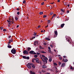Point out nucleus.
<instances>
[{"label": "nucleus", "instance_id": "f257e3e1", "mask_svg": "<svg viewBox=\"0 0 74 74\" xmlns=\"http://www.w3.org/2000/svg\"><path fill=\"white\" fill-rule=\"evenodd\" d=\"M40 58L41 59V60H42V61L44 62L45 64H47V60H48V59L47 57H45V58H43V59L41 57Z\"/></svg>", "mask_w": 74, "mask_h": 74}, {"label": "nucleus", "instance_id": "f03ea898", "mask_svg": "<svg viewBox=\"0 0 74 74\" xmlns=\"http://www.w3.org/2000/svg\"><path fill=\"white\" fill-rule=\"evenodd\" d=\"M11 52L13 54H15L16 53V49H13L11 50Z\"/></svg>", "mask_w": 74, "mask_h": 74}, {"label": "nucleus", "instance_id": "7ed1b4c3", "mask_svg": "<svg viewBox=\"0 0 74 74\" xmlns=\"http://www.w3.org/2000/svg\"><path fill=\"white\" fill-rule=\"evenodd\" d=\"M31 64H32V63H29L28 64H27V66L29 69H31L32 68V66H32Z\"/></svg>", "mask_w": 74, "mask_h": 74}, {"label": "nucleus", "instance_id": "20e7f679", "mask_svg": "<svg viewBox=\"0 0 74 74\" xmlns=\"http://www.w3.org/2000/svg\"><path fill=\"white\" fill-rule=\"evenodd\" d=\"M23 54H25V55H28L29 54V53H28V51H27L26 50H25L23 51Z\"/></svg>", "mask_w": 74, "mask_h": 74}, {"label": "nucleus", "instance_id": "39448f33", "mask_svg": "<svg viewBox=\"0 0 74 74\" xmlns=\"http://www.w3.org/2000/svg\"><path fill=\"white\" fill-rule=\"evenodd\" d=\"M34 60H36V62L37 63H40L39 62L40 61L38 60V58H34Z\"/></svg>", "mask_w": 74, "mask_h": 74}, {"label": "nucleus", "instance_id": "423d86ee", "mask_svg": "<svg viewBox=\"0 0 74 74\" xmlns=\"http://www.w3.org/2000/svg\"><path fill=\"white\" fill-rule=\"evenodd\" d=\"M34 52V51H29V53L30 54H33L34 55H36V53Z\"/></svg>", "mask_w": 74, "mask_h": 74}, {"label": "nucleus", "instance_id": "0eeeda50", "mask_svg": "<svg viewBox=\"0 0 74 74\" xmlns=\"http://www.w3.org/2000/svg\"><path fill=\"white\" fill-rule=\"evenodd\" d=\"M54 33L55 36H54V38H55L56 37H57V36H58V32H57V31H54Z\"/></svg>", "mask_w": 74, "mask_h": 74}, {"label": "nucleus", "instance_id": "6e6552de", "mask_svg": "<svg viewBox=\"0 0 74 74\" xmlns=\"http://www.w3.org/2000/svg\"><path fill=\"white\" fill-rule=\"evenodd\" d=\"M31 65L32 67V68H33V69H35L36 66H35L34 65H35L33 63H31Z\"/></svg>", "mask_w": 74, "mask_h": 74}, {"label": "nucleus", "instance_id": "1a4fd4ad", "mask_svg": "<svg viewBox=\"0 0 74 74\" xmlns=\"http://www.w3.org/2000/svg\"><path fill=\"white\" fill-rule=\"evenodd\" d=\"M65 66H66V64L65 63H62L61 65V67H65Z\"/></svg>", "mask_w": 74, "mask_h": 74}, {"label": "nucleus", "instance_id": "9d476101", "mask_svg": "<svg viewBox=\"0 0 74 74\" xmlns=\"http://www.w3.org/2000/svg\"><path fill=\"white\" fill-rule=\"evenodd\" d=\"M27 50L28 51H30L31 50V48L28 47Z\"/></svg>", "mask_w": 74, "mask_h": 74}, {"label": "nucleus", "instance_id": "9b49d317", "mask_svg": "<svg viewBox=\"0 0 74 74\" xmlns=\"http://www.w3.org/2000/svg\"><path fill=\"white\" fill-rule=\"evenodd\" d=\"M62 61H64V62H67L68 61V60L67 59H63Z\"/></svg>", "mask_w": 74, "mask_h": 74}, {"label": "nucleus", "instance_id": "f8f14e48", "mask_svg": "<svg viewBox=\"0 0 74 74\" xmlns=\"http://www.w3.org/2000/svg\"><path fill=\"white\" fill-rule=\"evenodd\" d=\"M30 72V74H36V73H35V72H32V71H31Z\"/></svg>", "mask_w": 74, "mask_h": 74}, {"label": "nucleus", "instance_id": "ddd939ff", "mask_svg": "<svg viewBox=\"0 0 74 74\" xmlns=\"http://www.w3.org/2000/svg\"><path fill=\"white\" fill-rule=\"evenodd\" d=\"M37 34V33H36L35 32H34V34H33V35H34V36H35L36 37Z\"/></svg>", "mask_w": 74, "mask_h": 74}, {"label": "nucleus", "instance_id": "4468645a", "mask_svg": "<svg viewBox=\"0 0 74 74\" xmlns=\"http://www.w3.org/2000/svg\"><path fill=\"white\" fill-rule=\"evenodd\" d=\"M64 24L63 23L61 25V27L62 28H63V27H64Z\"/></svg>", "mask_w": 74, "mask_h": 74}, {"label": "nucleus", "instance_id": "2eb2a0df", "mask_svg": "<svg viewBox=\"0 0 74 74\" xmlns=\"http://www.w3.org/2000/svg\"><path fill=\"white\" fill-rule=\"evenodd\" d=\"M61 11L62 12H65V10L62 9H61Z\"/></svg>", "mask_w": 74, "mask_h": 74}, {"label": "nucleus", "instance_id": "dca6fc26", "mask_svg": "<svg viewBox=\"0 0 74 74\" xmlns=\"http://www.w3.org/2000/svg\"><path fill=\"white\" fill-rule=\"evenodd\" d=\"M53 14V12H51L49 14V15H52Z\"/></svg>", "mask_w": 74, "mask_h": 74}, {"label": "nucleus", "instance_id": "f3484780", "mask_svg": "<svg viewBox=\"0 0 74 74\" xmlns=\"http://www.w3.org/2000/svg\"><path fill=\"white\" fill-rule=\"evenodd\" d=\"M44 13L42 12H39V14L40 15H42V14H43Z\"/></svg>", "mask_w": 74, "mask_h": 74}, {"label": "nucleus", "instance_id": "a211bd4d", "mask_svg": "<svg viewBox=\"0 0 74 74\" xmlns=\"http://www.w3.org/2000/svg\"><path fill=\"white\" fill-rule=\"evenodd\" d=\"M8 48H12V47L11 46L9 45L8 46Z\"/></svg>", "mask_w": 74, "mask_h": 74}, {"label": "nucleus", "instance_id": "6ab92c4d", "mask_svg": "<svg viewBox=\"0 0 74 74\" xmlns=\"http://www.w3.org/2000/svg\"><path fill=\"white\" fill-rule=\"evenodd\" d=\"M3 31L4 32H7V29H3Z\"/></svg>", "mask_w": 74, "mask_h": 74}, {"label": "nucleus", "instance_id": "aec40b11", "mask_svg": "<svg viewBox=\"0 0 74 74\" xmlns=\"http://www.w3.org/2000/svg\"><path fill=\"white\" fill-rule=\"evenodd\" d=\"M45 40H48V41H50V40H51V39H50L49 38H45Z\"/></svg>", "mask_w": 74, "mask_h": 74}, {"label": "nucleus", "instance_id": "412c9836", "mask_svg": "<svg viewBox=\"0 0 74 74\" xmlns=\"http://www.w3.org/2000/svg\"><path fill=\"white\" fill-rule=\"evenodd\" d=\"M34 57L35 58H37L38 57V56L37 54L35 55H34Z\"/></svg>", "mask_w": 74, "mask_h": 74}, {"label": "nucleus", "instance_id": "4be33fe9", "mask_svg": "<svg viewBox=\"0 0 74 74\" xmlns=\"http://www.w3.org/2000/svg\"><path fill=\"white\" fill-rule=\"evenodd\" d=\"M47 66H45V65H42V68H43V69H44L45 68H46Z\"/></svg>", "mask_w": 74, "mask_h": 74}, {"label": "nucleus", "instance_id": "5701e85b", "mask_svg": "<svg viewBox=\"0 0 74 74\" xmlns=\"http://www.w3.org/2000/svg\"><path fill=\"white\" fill-rule=\"evenodd\" d=\"M22 57L23 59H26V56H23Z\"/></svg>", "mask_w": 74, "mask_h": 74}, {"label": "nucleus", "instance_id": "b1692460", "mask_svg": "<svg viewBox=\"0 0 74 74\" xmlns=\"http://www.w3.org/2000/svg\"><path fill=\"white\" fill-rule=\"evenodd\" d=\"M56 15L55 14L53 15L52 16V18H54L56 16Z\"/></svg>", "mask_w": 74, "mask_h": 74}, {"label": "nucleus", "instance_id": "393cba45", "mask_svg": "<svg viewBox=\"0 0 74 74\" xmlns=\"http://www.w3.org/2000/svg\"><path fill=\"white\" fill-rule=\"evenodd\" d=\"M49 62H52V58H50V59H49Z\"/></svg>", "mask_w": 74, "mask_h": 74}, {"label": "nucleus", "instance_id": "a878e982", "mask_svg": "<svg viewBox=\"0 0 74 74\" xmlns=\"http://www.w3.org/2000/svg\"><path fill=\"white\" fill-rule=\"evenodd\" d=\"M0 28L1 29L0 30H3V28H4V27H0Z\"/></svg>", "mask_w": 74, "mask_h": 74}, {"label": "nucleus", "instance_id": "bb28decb", "mask_svg": "<svg viewBox=\"0 0 74 74\" xmlns=\"http://www.w3.org/2000/svg\"><path fill=\"white\" fill-rule=\"evenodd\" d=\"M15 19L16 21H18V17L16 16L15 17Z\"/></svg>", "mask_w": 74, "mask_h": 74}, {"label": "nucleus", "instance_id": "cd10ccee", "mask_svg": "<svg viewBox=\"0 0 74 74\" xmlns=\"http://www.w3.org/2000/svg\"><path fill=\"white\" fill-rule=\"evenodd\" d=\"M58 64H59V65L60 66V65H61V64H62V62H59Z\"/></svg>", "mask_w": 74, "mask_h": 74}, {"label": "nucleus", "instance_id": "c85d7f7f", "mask_svg": "<svg viewBox=\"0 0 74 74\" xmlns=\"http://www.w3.org/2000/svg\"><path fill=\"white\" fill-rule=\"evenodd\" d=\"M26 59H27V60H29V57H26Z\"/></svg>", "mask_w": 74, "mask_h": 74}, {"label": "nucleus", "instance_id": "c756f323", "mask_svg": "<svg viewBox=\"0 0 74 74\" xmlns=\"http://www.w3.org/2000/svg\"><path fill=\"white\" fill-rule=\"evenodd\" d=\"M54 65V66H57V64H56V63L55 62H54L53 63Z\"/></svg>", "mask_w": 74, "mask_h": 74}, {"label": "nucleus", "instance_id": "7c9ffc66", "mask_svg": "<svg viewBox=\"0 0 74 74\" xmlns=\"http://www.w3.org/2000/svg\"><path fill=\"white\" fill-rule=\"evenodd\" d=\"M11 21H10V22L8 23V25H11Z\"/></svg>", "mask_w": 74, "mask_h": 74}, {"label": "nucleus", "instance_id": "2f4dec72", "mask_svg": "<svg viewBox=\"0 0 74 74\" xmlns=\"http://www.w3.org/2000/svg\"><path fill=\"white\" fill-rule=\"evenodd\" d=\"M46 6L47 7H50L49 5V4H47Z\"/></svg>", "mask_w": 74, "mask_h": 74}, {"label": "nucleus", "instance_id": "473e14b6", "mask_svg": "<svg viewBox=\"0 0 74 74\" xmlns=\"http://www.w3.org/2000/svg\"><path fill=\"white\" fill-rule=\"evenodd\" d=\"M15 22L13 21H11V23H12L13 24V23H14Z\"/></svg>", "mask_w": 74, "mask_h": 74}, {"label": "nucleus", "instance_id": "72a5a7b5", "mask_svg": "<svg viewBox=\"0 0 74 74\" xmlns=\"http://www.w3.org/2000/svg\"><path fill=\"white\" fill-rule=\"evenodd\" d=\"M70 69H71V70H74V68H72V66H71V67Z\"/></svg>", "mask_w": 74, "mask_h": 74}, {"label": "nucleus", "instance_id": "f704fd0d", "mask_svg": "<svg viewBox=\"0 0 74 74\" xmlns=\"http://www.w3.org/2000/svg\"><path fill=\"white\" fill-rule=\"evenodd\" d=\"M20 14V12H18L17 13V15H19Z\"/></svg>", "mask_w": 74, "mask_h": 74}, {"label": "nucleus", "instance_id": "c9c22d12", "mask_svg": "<svg viewBox=\"0 0 74 74\" xmlns=\"http://www.w3.org/2000/svg\"><path fill=\"white\" fill-rule=\"evenodd\" d=\"M36 54H37V55H40V53L37 52L36 53Z\"/></svg>", "mask_w": 74, "mask_h": 74}, {"label": "nucleus", "instance_id": "e433bc0d", "mask_svg": "<svg viewBox=\"0 0 74 74\" xmlns=\"http://www.w3.org/2000/svg\"><path fill=\"white\" fill-rule=\"evenodd\" d=\"M40 49H44V48H42V47L41 46H40Z\"/></svg>", "mask_w": 74, "mask_h": 74}, {"label": "nucleus", "instance_id": "4c0bfd02", "mask_svg": "<svg viewBox=\"0 0 74 74\" xmlns=\"http://www.w3.org/2000/svg\"><path fill=\"white\" fill-rule=\"evenodd\" d=\"M47 15H44L43 16V18H46V17H47Z\"/></svg>", "mask_w": 74, "mask_h": 74}, {"label": "nucleus", "instance_id": "58836bf2", "mask_svg": "<svg viewBox=\"0 0 74 74\" xmlns=\"http://www.w3.org/2000/svg\"><path fill=\"white\" fill-rule=\"evenodd\" d=\"M50 21H50V20H48V23H51V22H50Z\"/></svg>", "mask_w": 74, "mask_h": 74}, {"label": "nucleus", "instance_id": "ea45409f", "mask_svg": "<svg viewBox=\"0 0 74 74\" xmlns=\"http://www.w3.org/2000/svg\"><path fill=\"white\" fill-rule=\"evenodd\" d=\"M7 21L8 22V23H10V21H10V20H7Z\"/></svg>", "mask_w": 74, "mask_h": 74}, {"label": "nucleus", "instance_id": "a19ab883", "mask_svg": "<svg viewBox=\"0 0 74 74\" xmlns=\"http://www.w3.org/2000/svg\"><path fill=\"white\" fill-rule=\"evenodd\" d=\"M41 71H42V72H43V73H44V72H45V71L44 70H42Z\"/></svg>", "mask_w": 74, "mask_h": 74}, {"label": "nucleus", "instance_id": "79ce46f5", "mask_svg": "<svg viewBox=\"0 0 74 74\" xmlns=\"http://www.w3.org/2000/svg\"><path fill=\"white\" fill-rule=\"evenodd\" d=\"M8 43L9 44H10L11 43V40H10V39L9 40V42H8Z\"/></svg>", "mask_w": 74, "mask_h": 74}, {"label": "nucleus", "instance_id": "37998d69", "mask_svg": "<svg viewBox=\"0 0 74 74\" xmlns=\"http://www.w3.org/2000/svg\"><path fill=\"white\" fill-rule=\"evenodd\" d=\"M42 57H43V58H45V56L44 55H42Z\"/></svg>", "mask_w": 74, "mask_h": 74}, {"label": "nucleus", "instance_id": "c03bdc74", "mask_svg": "<svg viewBox=\"0 0 74 74\" xmlns=\"http://www.w3.org/2000/svg\"><path fill=\"white\" fill-rule=\"evenodd\" d=\"M23 3H24V4H25V3H26V1H24L23 2Z\"/></svg>", "mask_w": 74, "mask_h": 74}, {"label": "nucleus", "instance_id": "a18cd8bd", "mask_svg": "<svg viewBox=\"0 0 74 74\" xmlns=\"http://www.w3.org/2000/svg\"><path fill=\"white\" fill-rule=\"evenodd\" d=\"M43 44L44 45H46L47 44L45 43H44Z\"/></svg>", "mask_w": 74, "mask_h": 74}, {"label": "nucleus", "instance_id": "49530a36", "mask_svg": "<svg viewBox=\"0 0 74 74\" xmlns=\"http://www.w3.org/2000/svg\"><path fill=\"white\" fill-rule=\"evenodd\" d=\"M41 53H46V52H45V51H42Z\"/></svg>", "mask_w": 74, "mask_h": 74}, {"label": "nucleus", "instance_id": "de8ad7c7", "mask_svg": "<svg viewBox=\"0 0 74 74\" xmlns=\"http://www.w3.org/2000/svg\"><path fill=\"white\" fill-rule=\"evenodd\" d=\"M49 53H50L51 52V49L49 50Z\"/></svg>", "mask_w": 74, "mask_h": 74}, {"label": "nucleus", "instance_id": "09e8293b", "mask_svg": "<svg viewBox=\"0 0 74 74\" xmlns=\"http://www.w3.org/2000/svg\"><path fill=\"white\" fill-rule=\"evenodd\" d=\"M59 59L60 60H62V57H59Z\"/></svg>", "mask_w": 74, "mask_h": 74}, {"label": "nucleus", "instance_id": "8fccbe9b", "mask_svg": "<svg viewBox=\"0 0 74 74\" xmlns=\"http://www.w3.org/2000/svg\"><path fill=\"white\" fill-rule=\"evenodd\" d=\"M67 5V2H65V5Z\"/></svg>", "mask_w": 74, "mask_h": 74}, {"label": "nucleus", "instance_id": "3c124183", "mask_svg": "<svg viewBox=\"0 0 74 74\" xmlns=\"http://www.w3.org/2000/svg\"><path fill=\"white\" fill-rule=\"evenodd\" d=\"M50 46L51 47V48H53V45H50Z\"/></svg>", "mask_w": 74, "mask_h": 74}, {"label": "nucleus", "instance_id": "603ef678", "mask_svg": "<svg viewBox=\"0 0 74 74\" xmlns=\"http://www.w3.org/2000/svg\"><path fill=\"white\" fill-rule=\"evenodd\" d=\"M44 2H42L41 3V5H44Z\"/></svg>", "mask_w": 74, "mask_h": 74}, {"label": "nucleus", "instance_id": "864d4df0", "mask_svg": "<svg viewBox=\"0 0 74 74\" xmlns=\"http://www.w3.org/2000/svg\"><path fill=\"white\" fill-rule=\"evenodd\" d=\"M12 21H14V17H12L11 20H12Z\"/></svg>", "mask_w": 74, "mask_h": 74}, {"label": "nucleus", "instance_id": "5fc2aeb1", "mask_svg": "<svg viewBox=\"0 0 74 74\" xmlns=\"http://www.w3.org/2000/svg\"><path fill=\"white\" fill-rule=\"evenodd\" d=\"M16 10H17V11H19V10L20 9L19 8H17L16 9Z\"/></svg>", "mask_w": 74, "mask_h": 74}, {"label": "nucleus", "instance_id": "6e6d98bb", "mask_svg": "<svg viewBox=\"0 0 74 74\" xmlns=\"http://www.w3.org/2000/svg\"><path fill=\"white\" fill-rule=\"evenodd\" d=\"M36 37V36H34V37H33L32 38V39H33L34 38H35Z\"/></svg>", "mask_w": 74, "mask_h": 74}, {"label": "nucleus", "instance_id": "4d7b16f0", "mask_svg": "<svg viewBox=\"0 0 74 74\" xmlns=\"http://www.w3.org/2000/svg\"><path fill=\"white\" fill-rule=\"evenodd\" d=\"M41 27V26L40 25H39L38 26V28H39V27Z\"/></svg>", "mask_w": 74, "mask_h": 74}, {"label": "nucleus", "instance_id": "13d9d810", "mask_svg": "<svg viewBox=\"0 0 74 74\" xmlns=\"http://www.w3.org/2000/svg\"><path fill=\"white\" fill-rule=\"evenodd\" d=\"M69 10H67V13H69Z\"/></svg>", "mask_w": 74, "mask_h": 74}, {"label": "nucleus", "instance_id": "bf43d9fd", "mask_svg": "<svg viewBox=\"0 0 74 74\" xmlns=\"http://www.w3.org/2000/svg\"><path fill=\"white\" fill-rule=\"evenodd\" d=\"M48 49L49 50L51 49V48L50 47H48Z\"/></svg>", "mask_w": 74, "mask_h": 74}, {"label": "nucleus", "instance_id": "052dcab7", "mask_svg": "<svg viewBox=\"0 0 74 74\" xmlns=\"http://www.w3.org/2000/svg\"><path fill=\"white\" fill-rule=\"evenodd\" d=\"M51 54H53V52H51L50 53Z\"/></svg>", "mask_w": 74, "mask_h": 74}, {"label": "nucleus", "instance_id": "680f3d73", "mask_svg": "<svg viewBox=\"0 0 74 74\" xmlns=\"http://www.w3.org/2000/svg\"><path fill=\"white\" fill-rule=\"evenodd\" d=\"M58 69H57V68H56V71H58Z\"/></svg>", "mask_w": 74, "mask_h": 74}, {"label": "nucleus", "instance_id": "e2e57ef3", "mask_svg": "<svg viewBox=\"0 0 74 74\" xmlns=\"http://www.w3.org/2000/svg\"><path fill=\"white\" fill-rule=\"evenodd\" d=\"M66 56H63V58H66Z\"/></svg>", "mask_w": 74, "mask_h": 74}, {"label": "nucleus", "instance_id": "0e129e2a", "mask_svg": "<svg viewBox=\"0 0 74 74\" xmlns=\"http://www.w3.org/2000/svg\"><path fill=\"white\" fill-rule=\"evenodd\" d=\"M34 59H33L32 60V62L33 63V62H34Z\"/></svg>", "mask_w": 74, "mask_h": 74}, {"label": "nucleus", "instance_id": "69168bd1", "mask_svg": "<svg viewBox=\"0 0 74 74\" xmlns=\"http://www.w3.org/2000/svg\"><path fill=\"white\" fill-rule=\"evenodd\" d=\"M19 27V25H17V26L16 27L17 28H18V27Z\"/></svg>", "mask_w": 74, "mask_h": 74}, {"label": "nucleus", "instance_id": "338daca9", "mask_svg": "<svg viewBox=\"0 0 74 74\" xmlns=\"http://www.w3.org/2000/svg\"><path fill=\"white\" fill-rule=\"evenodd\" d=\"M67 6L68 7H70V4H68Z\"/></svg>", "mask_w": 74, "mask_h": 74}, {"label": "nucleus", "instance_id": "774afa93", "mask_svg": "<svg viewBox=\"0 0 74 74\" xmlns=\"http://www.w3.org/2000/svg\"><path fill=\"white\" fill-rule=\"evenodd\" d=\"M46 74H50V73H46Z\"/></svg>", "mask_w": 74, "mask_h": 74}]
</instances>
